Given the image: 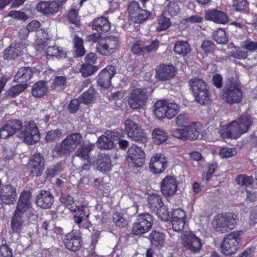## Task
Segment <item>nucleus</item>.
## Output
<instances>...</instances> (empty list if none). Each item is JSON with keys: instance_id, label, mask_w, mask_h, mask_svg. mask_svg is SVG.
Listing matches in <instances>:
<instances>
[{"instance_id": "obj_41", "label": "nucleus", "mask_w": 257, "mask_h": 257, "mask_svg": "<svg viewBox=\"0 0 257 257\" xmlns=\"http://www.w3.org/2000/svg\"><path fill=\"white\" fill-rule=\"evenodd\" d=\"M174 51L178 54H187L190 51L188 43L186 41H178L174 45Z\"/></svg>"}, {"instance_id": "obj_38", "label": "nucleus", "mask_w": 257, "mask_h": 257, "mask_svg": "<svg viewBox=\"0 0 257 257\" xmlns=\"http://www.w3.org/2000/svg\"><path fill=\"white\" fill-rule=\"evenodd\" d=\"M163 205L160 197L157 194L150 195L148 198V205L152 212Z\"/></svg>"}, {"instance_id": "obj_13", "label": "nucleus", "mask_w": 257, "mask_h": 257, "mask_svg": "<svg viewBox=\"0 0 257 257\" xmlns=\"http://www.w3.org/2000/svg\"><path fill=\"white\" fill-rule=\"evenodd\" d=\"M127 159L135 167H141L145 164V154L141 147L132 145L127 151Z\"/></svg>"}, {"instance_id": "obj_19", "label": "nucleus", "mask_w": 257, "mask_h": 257, "mask_svg": "<svg viewBox=\"0 0 257 257\" xmlns=\"http://www.w3.org/2000/svg\"><path fill=\"white\" fill-rule=\"evenodd\" d=\"M116 73L113 66L109 65L103 69L97 77L98 84L101 87L107 88L111 84V79Z\"/></svg>"}, {"instance_id": "obj_45", "label": "nucleus", "mask_w": 257, "mask_h": 257, "mask_svg": "<svg viewBox=\"0 0 257 257\" xmlns=\"http://www.w3.org/2000/svg\"><path fill=\"white\" fill-rule=\"evenodd\" d=\"M212 38L218 44H224L228 42L225 32L221 29H218L213 33Z\"/></svg>"}, {"instance_id": "obj_11", "label": "nucleus", "mask_w": 257, "mask_h": 257, "mask_svg": "<svg viewBox=\"0 0 257 257\" xmlns=\"http://www.w3.org/2000/svg\"><path fill=\"white\" fill-rule=\"evenodd\" d=\"M242 98V92L240 85L232 82L226 86L224 99L228 104L239 103Z\"/></svg>"}, {"instance_id": "obj_16", "label": "nucleus", "mask_w": 257, "mask_h": 257, "mask_svg": "<svg viewBox=\"0 0 257 257\" xmlns=\"http://www.w3.org/2000/svg\"><path fill=\"white\" fill-rule=\"evenodd\" d=\"M160 189L162 193L165 197L174 195L178 189L176 179L170 175L166 176L160 183Z\"/></svg>"}, {"instance_id": "obj_6", "label": "nucleus", "mask_w": 257, "mask_h": 257, "mask_svg": "<svg viewBox=\"0 0 257 257\" xmlns=\"http://www.w3.org/2000/svg\"><path fill=\"white\" fill-rule=\"evenodd\" d=\"M240 241V232L238 231H233L226 235L221 244L222 252L227 255L234 253L237 250Z\"/></svg>"}, {"instance_id": "obj_5", "label": "nucleus", "mask_w": 257, "mask_h": 257, "mask_svg": "<svg viewBox=\"0 0 257 257\" xmlns=\"http://www.w3.org/2000/svg\"><path fill=\"white\" fill-rule=\"evenodd\" d=\"M82 141V137L79 133H73L63 140L58 147L57 152L60 155L69 156Z\"/></svg>"}, {"instance_id": "obj_39", "label": "nucleus", "mask_w": 257, "mask_h": 257, "mask_svg": "<svg viewBox=\"0 0 257 257\" xmlns=\"http://www.w3.org/2000/svg\"><path fill=\"white\" fill-rule=\"evenodd\" d=\"M150 239L152 245L156 247H161L164 243V236L163 233L153 231L150 234Z\"/></svg>"}, {"instance_id": "obj_37", "label": "nucleus", "mask_w": 257, "mask_h": 257, "mask_svg": "<svg viewBox=\"0 0 257 257\" xmlns=\"http://www.w3.org/2000/svg\"><path fill=\"white\" fill-rule=\"evenodd\" d=\"M47 91L46 83L40 81L33 85L32 94L35 97H41L45 95Z\"/></svg>"}, {"instance_id": "obj_42", "label": "nucleus", "mask_w": 257, "mask_h": 257, "mask_svg": "<svg viewBox=\"0 0 257 257\" xmlns=\"http://www.w3.org/2000/svg\"><path fill=\"white\" fill-rule=\"evenodd\" d=\"M237 121L243 134L247 132L252 123L250 117L245 115L240 116Z\"/></svg>"}, {"instance_id": "obj_59", "label": "nucleus", "mask_w": 257, "mask_h": 257, "mask_svg": "<svg viewBox=\"0 0 257 257\" xmlns=\"http://www.w3.org/2000/svg\"><path fill=\"white\" fill-rule=\"evenodd\" d=\"M241 47L249 52H253L257 51V42L247 40L241 42Z\"/></svg>"}, {"instance_id": "obj_60", "label": "nucleus", "mask_w": 257, "mask_h": 257, "mask_svg": "<svg viewBox=\"0 0 257 257\" xmlns=\"http://www.w3.org/2000/svg\"><path fill=\"white\" fill-rule=\"evenodd\" d=\"M189 116L187 113H181L175 118V121L178 126L186 127L188 123Z\"/></svg>"}, {"instance_id": "obj_24", "label": "nucleus", "mask_w": 257, "mask_h": 257, "mask_svg": "<svg viewBox=\"0 0 257 257\" xmlns=\"http://www.w3.org/2000/svg\"><path fill=\"white\" fill-rule=\"evenodd\" d=\"M53 202V196L49 191L41 190L36 198V203L37 206L44 209L50 208Z\"/></svg>"}, {"instance_id": "obj_17", "label": "nucleus", "mask_w": 257, "mask_h": 257, "mask_svg": "<svg viewBox=\"0 0 257 257\" xmlns=\"http://www.w3.org/2000/svg\"><path fill=\"white\" fill-rule=\"evenodd\" d=\"M64 2L65 0H54L51 2H41L37 4L36 9L44 15H51L57 12Z\"/></svg>"}, {"instance_id": "obj_35", "label": "nucleus", "mask_w": 257, "mask_h": 257, "mask_svg": "<svg viewBox=\"0 0 257 257\" xmlns=\"http://www.w3.org/2000/svg\"><path fill=\"white\" fill-rule=\"evenodd\" d=\"M47 59L64 58L66 57V52L56 46L48 47L46 51Z\"/></svg>"}, {"instance_id": "obj_15", "label": "nucleus", "mask_w": 257, "mask_h": 257, "mask_svg": "<svg viewBox=\"0 0 257 257\" xmlns=\"http://www.w3.org/2000/svg\"><path fill=\"white\" fill-rule=\"evenodd\" d=\"M44 159L40 153H35L30 159L28 169L30 174L34 177L42 175L44 169Z\"/></svg>"}, {"instance_id": "obj_28", "label": "nucleus", "mask_w": 257, "mask_h": 257, "mask_svg": "<svg viewBox=\"0 0 257 257\" xmlns=\"http://www.w3.org/2000/svg\"><path fill=\"white\" fill-rule=\"evenodd\" d=\"M205 18L207 20L212 21L215 23L225 24L228 21V17L223 12L212 10L206 14Z\"/></svg>"}, {"instance_id": "obj_26", "label": "nucleus", "mask_w": 257, "mask_h": 257, "mask_svg": "<svg viewBox=\"0 0 257 257\" xmlns=\"http://www.w3.org/2000/svg\"><path fill=\"white\" fill-rule=\"evenodd\" d=\"M20 126V120L14 119L9 120L7 123L0 128V138L6 139L16 133Z\"/></svg>"}, {"instance_id": "obj_3", "label": "nucleus", "mask_w": 257, "mask_h": 257, "mask_svg": "<svg viewBox=\"0 0 257 257\" xmlns=\"http://www.w3.org/2000/svg\"><path fill=\"white\" fill-rule=\"evenodd\" d=\"M237 220V215L232 213L219 214L213 219L212 224L217 231L224 233L233 229Z\"/></svg>"}, {"instance_id": "obj_55", "label": "nucleus", "mask_w": 257, "mask_h": 257, "mask_svg": "<svg viewBox=\"0 0 257 257\" xmlns=\"http://www.w3.org/2000/svg\"><path fill=\"white\" fill-rule=\"evenodd\" d=\"M66 80L64 76H56L54 79L53 87L56 90H61L64 89L66 86Z\"/></svg>"}, {"instance_id": "obj_44", "label": "nucleus", "mask_w": 257, "mask_h": 257, "mask_svg": "<svg viewBox=\"0 0 257 257\" xmlns=\"http://www.w3.org/2000/svg\"><path fill=\"white\" fill-rule=\"evenodd\" d=\"M83 44L82 39L75 36L74 39V51L77 57L82 56L85 54V51Z\"/></svg>"}, {"instance_id": "obj_53", "label": "nucleus", "mask_w": 257, "mask_h": 257, "mask_svg": "<svg viewBox=\"0 0 257 257\" xmlns=\"http://www.w3.org/2000/svg\"><path fill=\"white\" fill-rule=\"evenodd\" d=\"M248 8L247 0H233L232 8L235 12H241Z\"/></svg>"}, {"instance_id": "obj_20", "label": "nucleus", "mask_w": 257, "mask_h": 257, "mask_svg": "<svg viewBox=\"0 0 257 257\" xmlns=\"http://www.w3.org/2000/svg\"><path fill=\"white\" fill-rule=\"evenodd\" d=\"M31 194L29 191H23L21 193L15 212L25 215L26 212L31 210L32 208L30 200Z\"/></svg>"}, {"instance_id": "obj_30", "label": "nucleus", "mask_w": 257, "mask_h": 257, "mask_svg": "<svg viewBox=\"0 0 257 257\" xmlns=\"http://www.w3.org/2000/svg\"><path fill=\"white\" fill-rule=\"evenodd\" d=\"M97 169L102 172H106L110 170L112 165L108 155L101 154L98 156Z\"/></svg>"}, {"instance_id": "obj_57", "label": "nucleus", "mask_w": 257, "mask_h": 257, "mask_svg": "<svg viewBox=\"0 0 257 257\" xmlns=\"http://www.w3.org/2000/svg\"><path fill=\"white\" fill-rule=\"evenodd\" d=\"M171 134L173 137L182 140H187V131L186 127H182V128L173 129L171 132Z\"/></svg>"}, {"instance_id": "obj_43", "label": "nucleus", "mask_w": 257, "mask_h": 257, "mask_svg": "<svg viewBox=\"0 0 257 257\" xmlns=\"http://www.w3.org/2000/svg\"><path fill=\"white\" fill-rule=\"evenodd\" d=\"M187 140H196L199 135V128L195 123H192L186 127Z\"/></svg>"}, {"instance_id": "obj_29", "label": "nucleus", "mask_w": 257, "mask_h": 257, "mask_svg": "<svg viewBox=\"0 0 257 257\" xmlns=\"http://www.w3.org/2000/svg\"><path fill=\"white\" fill-rule=\"evenodd\" d=\"M60 200L61 202L66 205L71 212H76L78 211H83L84 209H86L85 206H78L74 203V199L70 195H65L60 197Z\"/></svg>"}, {"instance_id": "obj_54", "label": "nucleus", "mask_w": 257, "mask_h": 257, "mask_svg": "<svg viewBox=\"0 0 257 257\" xmlns=\"http://www.w3.org/2000/svg\"><path fill=\"white\" fill-rule=\"evenodd\" d=\"M112 218L113 222L118 227L122 228L127 224V221L124 218L122 214L118 212L114 213Z\"/></svg>"}, {"instance_id": "obj_48", "label": "nucleus", "mask_w": 257, "mask_h": 257, "mask_svg": "<svg viewBox=\"0 0 257 257\" xmlns=\"http://www.w3.org/2000/svg\"><path fill=\"white\" fill-rule=\"evenodd\" d=\"M96 96V92L92 87L89 88L88 90L84 92L81 95V101L85 104L92 102Z\"/></svg>"}, {"instance_id": "obj_4", "label": "nucleus", "mask_w": 257, "mask_h": 257, "mask_svg": "<svg viewBox=\"0 0 257 257\" xmlns=\"http://www.w3.org/2000/svg\"><path fill=\"white\" fill-rule=\"evenodd\" d=\"M154 114L159 119L165 117L171 119L179 111V105L176 103L169 102L166 100H159L155 104Z\"/></svg>"}, {"instance_id": "obj_47", "label": "nucleus", "mask_w": 257, "mask_h": 257, "mask_svg": "<svg viewBox=\"0 0 257 257\" xmlns=\"http://www.w3.org/2000/svg\"><path fill=\"white\" fill-rule=\"evenodd\" d=\"M182 3L180 1H170L167 5V11L171 16L177 15L180 11Z\"/></svg>"}, {"instance_id": "obj_50", "label": "nucleus", "mask_w": 257, "mask_h": 257, "mask_svg": "<svg viewBox=\"0 0 257 257\" xmlns=\"http://www.w3.org/2000/svg\"><path fill=\"white\" fill-rule=\"evenodd\" d=\"M252 177L247 176L243 174H240L237 176L235 181L240 186L243 187H247L252 184Z\"/></svg>"}, {"instance_id": "obj_61", "label": "nucleus", "mask_w": 257, "mask_h": 257, "mask_svg": "<svg viewBox=\"0 0 257 257\" xmlns=\"http://www.w3.org/2000/svg\"><path fill=\"white\" fill-rule=\"evenodd\" d=\"M158 217L163 221H166L169 217V213L165 205H162L160 208L157 209L156 211L153 212Z\"/></svg>"}, {"instance_id": "obj_18", "label": "nucleus", "mask_w": 257, "mask_h": 257, "mask_svg": "<svg viewBox=\"0 0 257 257\" xmlns=\"http://www.w3.org/2000/svg\"><path fill=\"white\" fill-rule=\"evenodd\" d=\"M17 196L16 188L11 184L3 186L0 190V200L3 204H14L16 200Z\"/></svg>"}, {"instance_id": "obj_7", "label": "nucleus", "mask_w": 257, "mask_h": 257, "mask_svg": "<svg viewBox=\"0 0 257 257\" xmlns=\"http://www.w3.org/2000/svg\"><path fill=\"white\" fill-rule=\"evenodd\" d=\"M148 98L146 89L142 88L133 89L128 98V103L132 109L143 108L147 101Z\"/></svg>"}, {"instance_id": "obj_33", "label": "nucleus", "mask_w": 257, "mask_h": 257, "mask_svg": "<svg viewBox=\"0 0 257 257\" xmlns=\"http://www.w3.org/2000/svg\"><path fill=\"white\" fill-rule=\"evenodd\" d=\"M93 146L89 143H83L75 152V156L83 160H87L89 154L92 150Z\"/></svg>"}, {"instance_id": "obj_63", "label": "nucleus", "mask_w": 257, "mask_h": 257, "mask_svg": "<svg viewBox=\"0 0 257 257\" xmlns=\"http://www.w3.org/2000/svg\"><path fill=\"white\" fill-rule=\"evenodd\" d=\"M201 48L206 54H208L213 51L215 49V45L212 41L205 40L202 42Z\"/></svg>"}, {"instance_id": "obj_27", "label": "nucleus", "mask_w": 257, "mask_h": 257, "mask_svg": "<svg viewBox=\"0 0 257 257\" xmlns=\"http://www.w3.org/2000/svg\"><path fill=\"white\" fill-rule=\"evenodd\" d=\"M175 69L172 65H161L156 71V78L161 81L170 79L174 76Z\"/></svg>"}, {"instance_id": "obj_46", "label": "nucleus", "mask_w": 257, "mask_h": 257, "mask_svg": "<svg viewBox=\"0 0 257 257\" xmlns=\"http://www.w3.org/2000/svg\"><path fill=\"white\" fill-rule=\"evenodd\" d=\"M150 14L149 11L142 9L140 11V13L137 15L136 14L131 20L135 23H143L148 19Z\"/></svg>"}, {"instance_id": "obj_1", "label": "nucleus", "mask_w": 257, "mask_h": 257, "mask_svg": "<svg viewBox=\"0 0 257 257\" xmlns=\"http://www.w3.org/2000/svg\"><path fill=\"white\" fill-rule=\"evenodd\" d=\"M189 83L195 101L202 105L208 104L210 101V93L205 81L195 77L190 79Z\"/></svg>"}, {"instance_id": "obj_49", "label": "nucleus", "mask_w": 257, "mask_h": 257, "mask_svg": "<svg viewBox=\"0 0 257 257\" xmlns=\"http://www.w3.org/2000/svg\"><path fill=\"white\" fill-rule=\"evenodd\" d=\"M131 51L134 54L143 55L145 54L144 42L142 40H138L132 46Z\"/></svg>"}, {"instance_id": "obj_25", "label": "nucleus", "mask_w": 257, "mask_h": 257, "mask_svg": "<svg viewBox=\"0 0 257 257\" xmlns=\"http://www.w3.org/2000/svg\"><path fill=\"white\" fill-rule=\"evenodd\" d=\"M115 133L109 130L106 131L105 135L98 138L97 145L98 148L102 149H110L114 147L115 141Z\"/></svg>"}, {"instance_id": "obj_64", "label": "nucleus", "mask_w": 257, "mask_h": 257, "mask_svg": "<svg viewBox=\"0 0 257 257\" xmlns=\"http://www.w3.org/2000/svg\"><path fill=\"white\" fill-rule=\"evenodd\" d=\"M69 21L76 26H79L80 21L79 19L78 13L76 10H70L68 14Z\"/></svg>"}, {"instance_id": "obj_34", "label": "nucleus", "mask_w": 257, "mask_h": 257, "mask_svg": "<svg viewBox=\"0 0 257 257\" xmlns=\"http://www.w3.org/2000/svg\"><path fill=\"white\" fill-rule=\"evenodd\" d=\"M154 142L156 145H160L165 143L168 139L167 133L159 127L155 128L152 133Z\"/></svg>"}, {"instance_id": "obj_62", "label": "nucleus", "mask_w": 257, "mask_h": 257, "mask_svg": "<svg viewBox=\"0 0 257 257\" xmlns=\"http://www.w3.org/2000/svg\"><path fill=\"white\" fill-rule=\"evenodd\" d=\"M142 9L139 3L137 2L132 1L130 2L127 7V12L130 19L135 14V13L137 12V11H140Z\"/></svg>"}, {"instance_id": "obj_12", "label": "nucleus", "mask_w": 257, "mask_h": 257, "mask_svg": "<svg viewBox=\"0 0 257 257\" xmlns=\"http://www.w3.org/2000/svg\"><path fill=\"white\" fill-rule=\"evenodd\" d=\"M181 241L182 245L193 253L199 252L202 246L201 240L191 232L182 234Z\"/></svg>"}, {"instance_id": "obj_36", "label": "nucleus", "mask_w": 257, "mask_h": 257, "mask_svg": "<svg viewBox=\"0 0 257 257\" xmlns=\"http://www.w3.org/2000/svg\"><path fill=\"white\" fill-rule=\"evenodd\" d=\"M28 87L26 83H21L11 86L6 92V98H13L19 95Z\"/></svg>"}, {"instance_id": "obj_9", "label": "nucleus", "mask_w": 257, "mask_h": 257, "mask_svg": "<svg viewBox=\"0 0 257 257\" xmlns=\"http://www.w3.org/2000/svg\"><path fill=\"white\" fill-rule=\"evenodd\" d=\"M118 43V38L113 36L105 37L99 41L96 45L97 52L104 56L112 54L116 49Z\"/></svg>"}, {"instance_id": "obj_2", "label": "nucleus", "mask_w": 257, "mask_h": 257, "mask_svg": "<svg viewBox=\"0 0 257 257\" xmlns=\"http://www.w3.org/2000/svg\"><path fill=\"white\" fill-rule=\"evenodd\" d=\"M20 127L16 134L17 137L27 144H33L40 140V135L36 123L31 120L23 123L20 121Z\"/></svg>"}, {"instance_id": "obj_52", "label": "nucleus", "mask_w": 257, "mask_h": 257, "mask_svg": "<svg viewBox=\"0 0 257 257\" xmlns=\"http://www.w3.org/2000/svg\"><path fill=\"white\" fill-rule=\"evenodd\" d=\"M170 19L163 16H161L158 19V26L156 30L161 32L167 29L170 26Z\"/></svg>"}, {"instance_id": "obj_14", "label": "nucleus", "mask_w": 257, "mask_h": 257, "mask_svg": "<svg viewBox=\"0 0 257 257\" xmlns=\"http://www.w3.org/2000/svg\"><path fill=\"white\" fill-rule=\"evenodd\" d=\"M219 132L220 136L223 139H236L243 134L237 120L232 121L228 125H224L221 126Z\"/></svg>"}, {"instance_id": "obj_22", "label": "nucleus", "mask_w": 257, "mask_h": 257, "mask_svg": "<svg viewBox=\"0 0 257 257\" xmlns=\"http://www.w3.org/2000/svg\"><path fill=\"white\" fill-rule=\"evenodd\" d=\"M63 242L65 247L72 251H77L81 246V240L79 233L73 231L65 236Z\"/></svg>"}, {"instance_id": "obj_21", "label": "nucleus", "mask_w": 257, "mask_h": 257, "mask_svg": "<svg viewBox=\"0 0 257 257\" xmlns=\"http://www.w3.org/2000/svg\"><path fill=\"white\" fill-rule=\"evenodd\" d=\"M167 164L165 156L161 153H156L151 158L149 167L152 172L160 174L165 170Z\"/></svg>"}, {"instance_id": "obj_51", "label": "nucleus", "mask_w": 257, "mask_h": 257, "mask_svg": "<svg viewBox=\"0 0 257 257\" xmlns=\"http://www.w3.org/2000/svg\"><path fill=\"white\" fill-rule=\"evenodd\" d=\"M97 70V67L91 64L85 63L82 65L80 71L82 76L86 77L93 74Z\"/></svg>"}, {"instance_id": "obj_58", "label": "nucleus", "mask_w": 257, "mask_h": 257, "mask_svg": "<svg viewBox=\"0 0 257 257\" xmlns=\"http://www.w3.org/2000/svg\"><path fill=\"white\" fill-rule=\"evenodd\" d=\"M186 223L185 219H171L172 228L174 231H181L183 230Z\"/></svg>"}, {"instance_id": "obj_8", "label": "nucleus", "mask_w": 257, "mask_h": 257, "mask_svg": "<svg viewBox=\"0 0 257 257\" xmlns=\"http://www.w3.org/2000/svg\"><path fill=\"white\" fill-rule=\"evenodd\" d=\"M153 219L148 213L138 215V218L133 224L132 232L135 235H141L149 231L153 225Z\"/></svg>"}, {"instance_id": "obj_23", "label": "nucleus", "mask_w": 257, "mask_h": 257, "mask_svg": "<svg viewBox=\"0 0 257 257\" xmlns=\"http://www.w3.org/2000/svg\"><path fill=\"white\" fill-rule=\"evenodd\" d=\"M27 47L25 42H19L11 44L4 52L5 59H14L23 52Z\"/></svg>"}, {"instance_id": "obj_10", "label": "nucleus", "mask_w": 257, "mask_h": 257, "mask_svg": "<svg viewBox=\"0 0 257 257\" xmlns=\"http://www.w3.org/2000/svg\"><path fill=\"white\" fill-rule=\"evenodd\" d=\"M125 131L127 136L133 141L136 142H144L146 141V135L139 125L131 118H127L124 122Z\"/></svg>"}, {"instance_id": "obj_40", "label": "nucleus", "mask_w": 257, "mask_h": 257, "mask_svg": "<svg viewBox=\"0 0 257 257\" xmlns=\"http://www.w3.org/2000/svg\"><path fill=\"white\" fill-rule=\"evenodd\" d=\"M33 74L32 69L29 67L21 68L16 74L15 80H19L20 79L27 81L31 79Z\"/></svg>"}, {"instance_id": "obj_32", "label": "nucleus", "mask_w": 257, "mask_h": 257, "mask_svg": "<svg viewBox=\"0 0 257 257\" xmlns=\"http://www.w3.org/2000/svg\"><path fill=\"white\" fill-rule=\"evenodd\" d=\"M110 24L105 17H100L94 20L92 29L99 32H106L110 29Z\"/></svg>"}, {"instance_id": "obj_56", "label": "nucleus", "mask_w": 257, "mask_h": 257, "mask_svg": "<svg viewBox=\"0 0 257 257\" xmlns=\"http://www.w3.org/2000/svg\"><path fill=\"white\" fill-rule=\"evenodd\" d=\"M236 153V150L235 148L222 147L220 149L219 155L222 158H227L234 156Z\"/></svg>"}, {"instance_id": "obj_31", "label": "nucleus", "mask_w": 257, "mask_h": 257, "mask_svg": "<svg viewBox=\"0 0 257 257\" xmlns=\"http://www.w3.org/2000/svg\"><path fill=\"white\" fill-rule=\"evenodd\" d=\"M24 222V215L14 212L11 221V225L13 231L17 233L20 232L22 230Z\"/></svg>"}]
</instances>
